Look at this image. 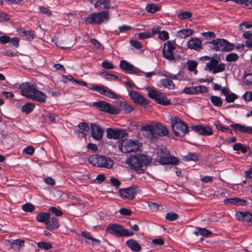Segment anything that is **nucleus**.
I'll list each match as a JSON object with an SVG mask.
<instances>
[{
  "label": "nucleus",
  "mask_w": 252,
  "mask_h": 252,
  "mask_svg": "<svg viewBox=\"0 0 252 252\" xmlns=\"http://www.w3.org/2000/svg\"><path fill=\"white\" fill-rule=\"evenodd\" d=\"M141 130L143 132V135L150 140H154L157 136H166L169 133L168 129L159 123L143 126Z\"/></svg>",
  "instance_id": "f257e3e1"
},
{
  "label": "nucleus",
  "mask_w": 252,
  "mask_h": 252,
  "mask_svg": "<svg viewBox=\"0 0 252 252\" xmlns=\"http://www.w3.org/2000/svg\"><path fill=\"white\" fill-rule=\"evenodd\" d=\"M151 159L147 156L142 154H135L127 158L126 163L130 169L135 171L137 173L141 174L145 172V170L142 169L143 166L149 164Z\"/></svg>",
  "instance_id": "f03ea898"
},
{
  "label": "nucleus",
  "mask_w": 252,
  "mask_h": 252,
  "mask_svg": "<svg viewBox=\"0 0 252 252\" xmlns=\"http://www.w3.org/2000/svg\"><path fill=\"white\" fill-rule=\"evenodd\" d=\"M155 152L157 155V160L161 164L176 165L179 163V159L174 156H170L169 151L164 146H157Z\"/></svg>",
  "instance_id": "7ed1b4c3"
},
{
  "label": "nucleus",
  "mask_w": 252,
  "mask_h": 252,
  "mask_svg": "<svg viewBox=\"0 0 252 252\" xmlns=\"http://www.w3.org/2000/svg\"><path fill=\"white\" fill-rule=\"evenodd\" d=\"M90 164L94 166L111 169L114 165L113 161L109 157L93 155L88 158Z\"/></svg>",
  "instance_id": "20e7f679"
},
{
  "label": "nucleus",
  "mask_w": 252,
  "mask_h": 252,
  "mask_svg": "<svg viewBox=\"0 0 252 252\" xmlns=\"http://www.w3.org/2000/svg\"><path fill=\"white\" fill-rule=\"evenodd\" d=\"M170 121L175 136L183 137L188 132V126L179 117H172Z\"/></svg>",
  "instance_id": "39448f33"
},
{
  "label": "nucleus",
  "mask_w": 252,
  "mask_h": 252,
  "mask_svg": "<svg viewBox=\"0 0 252 252\" xmlns=\"http://www.w3.org/2000/svg\"><path fill=\"white\" fill-rule=\"evenodd\" d=\"M210 48L216 51L228 52L234 48V45L224 39L217 38L209 42Z\"/></svg>",
  "instance_id": "423d86ee"
},
{
  "label": "nucleus",
  "mask_w": 252,
  "mask_h": 252,
  "mask_svg": "<svg viewBox=\"0 0 252 252\" xmlns=\"http://www.w3.org/2000/svg\"><path fill=\"white\" fill-rule=\"evenodd\" d=\"M106 230L110 234L116 237H127L132 236L134 232L125 228L122 225L118 224H110L106 228Z\"/></svg>",
  "instance_id": "0eeeda50"
},
{
  "label": "nucleus",
  "mask_w": 252,
  "mask_h": 252,
  "mask_svg": "<svg viewBox=\"0 0 252 252\" xmlns=\"http://www.w3.org/2000/svg\"><path fill=\"white\" fill-rule=\"evenodd\" d=\"M147 90L148 91V96L157 103L163 106L169 105L171 104V100L167 98L166 95L164 93L150 88H147Z\"/></svg>",
  "instance_id": "6e6552de"
},
{
  "label": "nucleus",
  "mask_w": 252,
  "mask_h": 252,
  "mask_svg": "<svg viewBox=\"0 0 252 252\" xmlns=\"http://www.w3.org/2000/svg\"><path fill=\"white\" fill-rule=\"evenodd\" d=\"M93 106L97 108L100 111L108 113L112 115H118L121 112V109L117 107L111 105L104 101L95 102Z\"/></svg>",
  "instance_id": "1a4fd4ad"
},
{
  "label": "nucleus",
  "mask_w": 252,
  "mask_h": 252,
  "mask_svg": "<svg viewBox=\"0 0 252 252\" xmlns=\"http://www.w3.org/2000/svg\"><path fill=\"white\" fill-rule=\"evenodd\" d=\"M141 147L140 143L138 141H133L130 139L123 140L121 151L125 153L136 152L140 150Z\"/></svg>",
  "instance_id": "9d476101"
},
{
  "label": "nucleus",
  "mask_w": 252,
  "mask_h": 252,
  "mask_svg": "<svg viewBox=\"0 0 252 252\" xmlns=\"http://www.w3.org/2000/svg\"><path fill=\"white\" fill-rule=\"evenodd\" d=\"M89 89L93 91H96L101 94H104L110 98L118 99V97L112 90L108 87L103 85H97L94 84L90 85Z\"/></svg>",
  "instance_id": "9b49d317"
},
{
  "label": "nucleus",
  "mask_w": 252,
  "mask_h": 252,
  "mask_svg": "<svg viewBox=\"0 0 252 252\" xmlns=\"http://www.w3.org/2000/svg\"><path fill=\"white\" fill-rule=\"evenodd\" d=\"M176 47L170 41H168L164 43L162 49V54L164 58L169 61H173L175 60L173 54V51Z\"/></svg>",
  "instance_id": "f8f14e48"
},
{
  "label": "nucleus",
  "mask_w": 252,
  "mask_h": 252,
  "mask_svg": "<svg viewBox=\"0 0 252 252\" xmlns=\"http://www.w3.org/2000/svg\"><path fill=\"white\" fill-rule=\"evenodd\" d=\"M106 132V136L109 139H117L124 138L127 135L125 131L121 129L108 128Z\"/></svg>",
  "instance_id": "ddd939ff"
},
{
  "label": "nucleus",
  "mask_w": 252,
  "mask_h": 252,
  "mask_svg": "<svg viewBox=\"0 0 252 252\" xmlns=\"http://www.w3.org/2000/svg\"><path fill=\"white\" fill-rule=\"evenodd\" d=\"M20 89L21 94L27 98H30L36 88L33 85L26 82L21 85Z\"/></svg>",
  "instance_id": "4468645a"
},
{
  "label": "nucleus",
  "mask_w": 252,
  "mask_h": 252,
  "mask_svg": "<svg viewBox=\"0 0 252 252\" xmlns=\"http://www.w3.org/2000/svg\"><path fill=\"white\" fill-rule=\"evenodd\" d=\"M208 91L207 87L204 86L185 87L183 93L188 94H196L198 93H204Z\"/></svg>",
  "instance_id": "2eb2a0df"
},
{
  "label": "nucleus",
  "mask_w": 252,
  "mask_h": 252,
  "mask_svg": "<svg viewBox=\"0 0 252 252\" xmlns=\"http://www.w3.org/2000/svg\"><path fill=\"white\" fill-rule=\"evenodd\" d=\"M192 130L202 135H211L213 134L212 129L209 126L203 125L192 126L190 127Z\"/></svg>",
  "instance_id": "dca6fc26"
},
{
  "label": "nucleus",
  "mask_w": 252,
  "mask_h": 252,
  "mask_svg": "<svg viewBox=\"0 0 252 252\" xmlns=\"http://www.w3.org/2000/svg\"><path fill=\"white\" fill-rule=\"evenodd\" d=\"M91 130L92 137L96 140H99L102 138L103 130L101 126L96 124H91Z\"/></svg>",
  "instance_id": "f3484780"
},
{
  "label": "nucleus",
  "mask_w": 252,
  "mask_h": 252,
  "mask_svg": "<svg viewBox=\"0 0 252 252\" xmlns=\"http://www.w3.org/2000/svg\"><path fill=\"white\" fill-rule=\"evenodd\" d=\"M236 219L247 224L252 225V214L248 212H239L236 214Z\"/></svg>",
  "instance_id": "a211bd4d"
},
{
  "label": "nucleus",
  "mask_w": 252,
  "mask_h": 252,
  "mask_svg": "<svg viewBox=\"0 0 252 252\" xmlns=\"http://www.w3.org/2000/svg\"><path fill=\"white\" fill-rule=\"evenodd\" d=\"M121 196L125 198L131 200L133 199L136 194V190L133 188H127L119 189Z\"/></svg>",
  "instance_id": "6ab92c4d"
},
{
  "label": "nucleus",
  "mask_w": 252,
  "mask_h": 252,
  "mask_svg": "<svg viewBox=\"0 0 252 252\" xmlns=\"http://www.w3.org/2000/svg\"><path fill=\"white\" fill-rule=\"evenodd\" d=\"M130 98L135 103L146 105L148 101L140 93L137 92L132 91L129 93Z\"/></svg>",
  "instance_id": "aec40b11"
},
{
  "label": "nucleus",
  "mask_w": 252,
  "mask_h": 252,
  "mask_svg": "<svg viewBox=\"0 0 252 252\" xmlns=\"http://www.w3.org/2000/svg\"><path fill=\"white\" fill-rule=\"evenodd\" d=\"M89 1L94 4V7L98 10L108 9L110 5L109 0H89Z\"/></svg>",
  "instance_id": "412c9836"
},
{
  "label": "nucleus",
  "mask_w": 252,
  "mask_h": 252,
  "mask_svg": "<svg viewBox=\"0 0 252 252\" xmlns=\"http://www.w3.org/2000/svg\"><path fill=\"white\" fill-rule=\"evenodd\" d=\"M46 95L43 92L38 90L36 88L30 97V99L40 103H44L46 99Z\"/></svg>",
  "instance_id": "4be33fe9"
},
{
  "label": "nucleus",
  "mask_w": 252,
  "mask_h": 252,
  "mask_svg": "<svg viewBox=\"0 0 252 252\" xmlns=\"http://www.w3.org/2000/svg\"><path fill=\"white\" fill-rule=\"evenodd\" d=\"M120 67L123 70L128 72L129 73H136L138 69L134 67L132 64L125 60L121 61L120 63Z\"/></svg>",
  "instance_id": "5701e85b"
},
{
  "label": "nucleus",
  "mask_w": 252,
  "mask_h": 252,
  "mask_svg": "<svg viewBox=\"0 0 252 252\" xmlns=\"http://www.w3.org/2000/svg\"><path fill=\"white\" fill-rule=\"evenodd\" d=\"M187 47L190 49L199 50L202 49L201 41L197 38H191L188 42Z\"/></svg>",
  "instance_id": "b1692460"
},
{
  "label": "nucleus",
  "mask_w": 252,
  "mask_h": 252,
  "mask_svg": "<svg viewBox=\"0 0 252 252\" xmlns=\"http://www.w3.org/2000/svg\"><path fill=\"white\" fill-rule=\"evenodd\" d=\"M59 227L58 219L55 217H50L46 223V228L50 230L57 229Z\"/></svg>",
  "instance_id": "393cba45"
},
{
  "label": "nucleus",
  "mask_w": 252,
  "mask_h": 252,
  "mask_svg": "<svg viewBox=\"0 0 252 252\" xmlns=\"http://www.w3.org/2000/svg\"><path fill=\"white\" fill-rule=\"evenodd\" d=\"M95 17L96 24H100L105 22V21L108 20L109 14L106 11H102L98 13H95Z\"/></svg>",
  "instance_id": "a878e982"
},
{
  "label": "nucleus",
  "mask_w": 252,
  "mask_h": 252,
  "mask_svg": "<svg viewBox=\"0 0 252 252\" xmlns=\"http://www.w3.org/2000/svg\"><path fill=\"white\" fill-rule=\"evenodd\" d=\"M128 247L133 252H139L141 250V247L135 240L130 239L126 242Z\"/></svg>",
  "instance_id": "bb28decb"
},
{
  "label": "nucleus",
  "mask_w": 252,
  "mask_h": 252,
  "mask_svg": "<svg viewBox=\"0 0 252 252\" xmlns=\"http://www.w3.org/2000/svg\"><path fill=\"white\" fill-rule=\"evenodd\" d=\"M50 214L49 213L41 212L36 216V220L40 222H44L45 224L50 219Z\"/></svg>",
  "instance_id": "cd10ccee"
},
{
  "label": "nucleus",
  "mask_w": 252,
  "mask_h": 252,
  "mask_svg": "<svg viewBox=\"0 0 252 252\" xmlns=\"http://www.w3.org/2000/svg\"><path fill=\"white\" fill-rule=\"evenodd\" d=\"M194 234L196 236L200 235L204 237H208L212 234V232L205 228L196 227V231L194 232Z\"/></svg>",
  "instance_id": "c85d7f7f"
},
{
  "label": "nucleus",
  "mask_w": 252,
  "mask_h": 252,
  "mask_svg": "<svg viewBox=\"0 0 252 252\" xmlns=\"http://www.w3.org/2000/svg\"><path fill=\"white\" fill-rule=\"evenodd\" d=\"M215 55V58L214 56L212 57L210 59V63H208L206 65V69H208L210 71H212L219 63L220 59L217 57L216 54Z\"/></svg>",
  "instance_id": "c756f323"
},
{
  "label": "nucleus",
  "mask_w": 252,
  "mask_h": 252,
  "mask_svg": "<svg viewBox=\"0 0 252 252\" xmlns=\"http://www.w3.org/2000/svg\"><path fill=\"white\" fill-rule=\"evenodd\" d=\"M79 128L81 131L79 132L78 135L79 136L85 137L86 136V134L83 132H88L89 130V126L87 123H80L78 124V126Z\"/></svg>",
  "instance_id": "7c9ffc66"
},
{
  "label": "nucleus",
  "mask_w": 252,
  "mask_h": 252,
  "mask_svg": "<svg viewBox=\"0 0 252 252\" xmlns=\"http://www.w3.org/2000/svg\"><path fill=\"white\" fill-rule=\"evenodd\" d=\"M159 84L160 86L169 89H174L175 88V85L172 81L168 79H161L159 81Z\"/></svg>",
  "instance_id": "2f4dec72"
},
{
  "label": "nucleus",
  "mask_w": 252,
  "mask_h": 252,
  "mask_svg": "<svg viewBox=\"0 0 252 252\" xmlns=\"http://www.w3.org/2000/svg\"><path fill=\"white\" fill-rule=\"evenodd\" d=\"M194 31L191 29H183L178 32V36L183 38L192 35Z\"/></svg>",
  "instance_id": "473e14b6"
},
{
  "label": "nucleus",
  "mask_w": 252,
  "mask_h": 252,
  "mask_svg": "<svg viewBox=\"0 0 252 252\" xmlns=\"http://www.w3.org/2000/svg\"><path fill=\"white\" fill-rule=\"evenodd\" d=\"M161 7L157 4L148 3L146 7L147 11L151 13H155L160 10Z\"/></svg>",
  "instance_id": "72a5a7b5"
},
{
  "label": "nucleus",
  "mask_w": 252,
  "mask_h": 252,
  "mask_svg": "<svg viewBox=\"0 0 252 252\" xmlns=\"http://www.w3.org/2000/svg\"><path fill=\"white\" fill-rule=\"evenodd\" d=\"M119 106L120 107L119 108L121 110H123L124 111V113L126 114L130 113L133 110L132 107L125 102L120 101L119 102Z\"/></svg>",
  "instance_id": "f704fd0d"
},
{
  "label": "nucleus",
  "mask_w": 252,
  "mask_h": 252,
  "mask_svg": "<svg viewBox=\"0 0 252 252\" xmlns=\"http://www.w3.org/2000/svg\"><path fill=\"white\" fill-rule=\"evenodd\" d=\"M34 107L35 106L33 103L31 102L27 103L22 107L21 111L24 113L29 114L33 110Z\"/></svg>",
  "instance_id": "c9c22d12"
},
{
  "label": "nucleus",
  "mask_w": 252,
  "mask_h": 252,
  "mask_svg": "<svg viewBox=\"0 0 252 252\" xmlns=\"http://www.w3.org/2000/svg\"><path fill=\"white\" fill-rule=\"evenodd\" d=\"M18 31L21 35L25 36L29 39L34 37L33 34L31 31H26L24 28H20Z\"/></svg>",
  "instance_id": "e433bc0d"
},
{
  "label": "nucleus",
  "mask_w": 252,
  "mask_h": 252,
  "mask_svg": "<svg viewBox=\"0 0 252 252\" xmlns=\"http://www.w3.org/2000/svg\"><path fill=\"white\" fill-rule=\"evenodd\" d=\"M87 24H96L95 13H93L86 17L84 20Z\"/></svg>",
  "instance_id": "4c0bfd02"
},
{
  "label": "nucleus",
  "mask_w": 252,
  "mask_h": 252,
  "mask_svg": "<svg viewBox=\"0 0 252 252\" xmlns=\"http://www.w3.org/2000/svg\"><path fill=\"white\" fill-rule=\"evenodd\" d=\"M212 103L215 106L220 107L222 105V101L220 97L212 95L210 98Z\"/></svg>",
  "instance_id": "58836bf2"
},
{
  "label": "nucleus",
  "mask_w": 252,
  "mask_h": 252,
  "mask_svg": "<svg viewBox=\"0 0 252 252\" xmlns=\"http://www.w3.org/2000/svg\"><path fill=\"white\" fill-rule=\"evenodd\" d=\"M37 244L39 248L45 251L48 250L52 248V244L49 242H38Z\"/></svg>",
  "instance_id": "ea45409f"
},
{
  "label": "nucleus",
  "mask_w": 252,
  "mask_h": 252,
  "mask_svg": "<svg viewBox=\"0 0 252 252\" xmlns=\"http://www.w3.org/2000/svg\"><path fill=\"white\" fill-rule=\"evenodd\" d=\"M234 2L249 9L252 8V0H235Z\"/></svg>",
  "instance_id": "a19ab883"
},
{
  "label": "nucleus",
  "mask_w": 252,
  "mask_h": 252,
  "mask_svg": "<svg viewBox=\"0 0 252 252\" xmlns=\"http://www.w3.org/2000/svg\"><path fill=\"white\" fill-rule=\"evenodd\" d=\"M81 234L83 237L91 240L93 244H99L100 243L99 240L94 238L91 235L90 233L88 232H82Z\"/></svg>",
  "instance_id": "79ce46f5"
},
{
  "label": "nucleus",
  "mask_w": 252,
  "mask_h": 252,
  "mask_svg": "<svg viewBox=\"0 0 252 252\" xmlns=\"http://www.w3.org/2000/svg\"><path fill=\"white\" fill-rule=\"evenodd\" d=\"M184 159L187 161H196L198 160V156L195 153H189L184 157Z\"/></svg>",
  "instance_id": "37998d69"
},
{
  "label": "nucleus",
  "mask_w": 252,
  "mask_h": 252,
  "mask_svg": "<svg viewBox=\"0 0 252 252\" xmlns=\"http://www.w3.org/2000/svg\"><path fill=\"white\" fill-rule=\"evenodd\" d=\"M45 118L51 123H56L59 120L60 117L55 114L48 113L45 115Z\"/></svg>",
  "instance_id": "c03bdc74"
},
{
  "label": "nucleus",
  "mask_w": 252,
  "mask_h": 252,
  "mask_svg": "<svg viewBox=\"0 0 252 252\" xmlns=\"http://www.w3.org/2000/svg\"><path fill=\"white\" fill-rule=\"evenodd\" d=\"M192 16V13L189 11H184L179 13L178 18L180 20L189 19Z\"/></svg>",
  "instance_id": "a18cd8bd"
},
{
  "label": "nucleus",
  "mask_w": 252,
  "mask_h": 252,
  "mask_svg": "<svg viewBox=\"0 0 252 252\" xmlns=\"http://www.w3.org/2000/svg\"><path fill=\"white\" fill-rule=\"evenodd\" d=\"M238 59V56L235 53H230L225 57V60L228 62H235Z\"/></svg>",
  "instance_id": "49530a36"
},
{
  "label": "nucleus",
  "mask_w": 252,
  "mask_h": 252,
  "mask_svg": "<svg viewBox=\"0 0 252 252\" xmlns=\"http://www.w3.org/2000/svg\"><path fill=\"white\" fill-rule=\"evenodd\" d=\"M237 98V95L231 92H230L225 96V100L227 102H232Z\"/></svg>",
  "instance_id": "de8ad7c7"
},
{
  "label": "nucleus",
  "mask_w": 252,
  "mask_h": 252,
  "mask_svg": "<svg viewBox=\"0 0 252 252\" xmlns=\"http://www.w3.org/2000/svg\"><path fill=\"white\" fill-rule=\"evenodd\" d=\"M22 208L24 211L28 212H32L34 210L35 208L34 206L30 203H27L24 204Z\"/></svg>",
  "instance_id": "09e8293b"
},
{
  "label": "nucleus",
  "mask_w": 252,
  "mask_h": 252,
  "mask_svg": "<svg viewBox=\"0 0 252 252\" xmlns=\"http://www.w3.org/2000/svg\"><path fill=\"white\" fill-rule=\"evenodd\" d=\"M225 70V64L221 63L220 64H217V66L214 67L212 70L213 73H217L218 72H222Z\"/></svg>",
  "instance_id": "8fccbe9b"
},
{
  "label": "nucleus",
  "mask_w": 252,
  "mask_h": 252,
  "mask_svg": "<svg viewBox=\"0 0 252 252\" xmlns=\"http://www.w3.org/2000/svg\"><path fill=\"white\" fill-rule=\"evenodd\" d=\"M178 218V215L176 213L169 212L166 214L165 219L170 221H174Z\"/></svg>",
  "instance_id": "3c124183"
},
{
  "label": "nucleus",
  "mask_w": 252,
  "mask_h": 252,
  "mask_svg": "<svg viewBox=\"0 0 252 252\" xmlns=\"http://www.w3.org/2000/svg\"><path fill=\"white\" fill-rule=\"evenodd\" d=\"M153 34L149 32H140L137 34L139 39L143 40L152 37Z\"/></svg>",
  "instance_id": "603ef678"
},
{
  "label": "nucleus",
  "mask_w": 252,
  "mask_h": 252,
  "mask_svg": "<svg viewBox=\"0 0 252 252\" xmlns=\"http://www.w3.org/2000/svg\"><path fill=\"white\" fill-rule=\"evenodd\" d=\"M244 82L247 85H252V73L245 75Z\"/></svg>",
  "instance_id": "864d4df0"
},
{
  "label": "nucleus",
  "mask_w": 252,
  "mask_h": 252,
  "mask_svg": "<svg viewBox=\"0 0 252 252\" xmlns=\"http://www.w3.org/2000/svg\"><path fill=\"white\" fill-rule=\"evenodd\" d=\"M158 37L162 40H166L169 37L168 32L166 31H162L158 34Z\"/></svg>",
  "instance_id": "5fc2aeb1"
},
{
  "label": "nucleus",
  "mask_w": 252,
  "mask_h": 252,
  "mask_svg": "<svg viewBox=\"0 0 252 252\" xmlns=\"http://www.w3.org/2000/svg\"><path fill=\"white\" fill-rule=\"evenodd\" d=\"M188 69L190 71H193L196 68L197 63L193 61H189L187 63Z\"/></svg>",
  "instance_id": "6e6d98bb"
},
{
  "label": "nucleus",
  "mask_w": 252,
  "mask_h": 252,
  "mask_svg": "<svg viewBox=\"0 0 252 252\" xmlns=\"http://www.w3.org/2000/svg\"><path fill=\"white\" fill-rule=\"evenodd\" d=\"M101 65L102 67L107 69L114 68V65L108 61H103L101 63Z\"/></svg>",
  "instance_id": "4d7b16f0"
},
{
  "label": "nucleus",
  "mask_w": 252,
  "mask_h": 252,
  "mask_svg": "<svg viewBox=\"0 0 252 252\" xmlns=\"http://www.w3.org/2000/svg\"><path fill=\"white\" fill-rule=\"evenodd\" d=\"M244 126L245 125L240 124H232L230 125V126L235 130L240 131L242 132H243Z\"/></svg>",
  "instance_id": "13d9d810"
},
{
  "label": "nucleus",
  "mask_w": 252,
  "mask_h": 252,
  "mask_svg": "<svg viewBox=\"0 0 252 252\" xmlns=\"http://www.w3.org/2000/svg\"><path fill=\"white\" fill-rule=\"evenodd\" d=\"M129 42L132 46H133L137 49H140L142 47L141 42L135 40H130Z\"/></svg>",
  "instance_id": "bf43d9fd"
},
{
  "label": "nucleus",
  "mask_w": 252,
  "mask_h": 252,
  "mask_svg": "<svg viewBox=\"0 0 252 252\" xmlns=\"http://www.w3.org/2000/svg\"><path fill=\"white\" fill-rule=\"evenodd\" d=\"M49 210L57 216H61L63 215L62 212L56 207H51L49 208Z\"/></svg>",
  "instance_id": "052dcab7"
},
{
  "label": "nucleus",
  "mask_w": 252,
  "mask_h": 252,
  "mask_svg": "<svg viewBox=\"0 0 252 252\" xmlns=\"http://www.w3.org/2000/svg\"><path fill=\"white\" fill-rule=\"evenodd\" d=\"M10 18L9 15L7 14L5 12H0V21L4 22L5 21H8Z\"/></svg>",
  "instance_id": "680f3d73"
},
{
  "label": "nucleus",
  "mask_w": 252,
  "mask_h": 252,
  "mask_svg": "<svg viewBox=\"0 0 252 252\" xmlns=\"http://www.w3.org/2000/svg\"><path fill=\"white\" fill-rule=\"evenodd\" d=\"M237 200H238V198L235 197V198H230L225 199L223 201H224V204H225L230 203L231 204L237 205V203L238 202H237Z\"/></svg>",
  "instance_id": "e2e57ef3"
},
{
  "label": "nucleus",
  "mask_w": 252,
  "mask_h": 252,
  "mask_svg": "<svg viewBox=\"0 0 252 252\" xmlns=\"http://www.w3.org/2000/svg\"><path fill=\"white\" fill-rule=\"evenodd\" d=\"M119 212L121 215L124 216H130L131 215V211L126 208H121L119 210Z\"/></svg>",
  "instance_id": "0e129e2a"
},
{
  "label": "nucleus",
  "mask_w": 252,
  "mask_h": 252,
  "mask_svg": "<svg viewBox=\"0 0 252 252\" xmlns=\"http://www.w3.org/2000/svg\"><path fill=\"white\" fill-rule=\"evenodd\" d=\"M148 206L150 208V209L152 211H156L159 208V206L157 203H153V202H149Z\"/></svg>",
  "instance_id": "69168bd1"
},
{
  "label": "nucleus",
  "mask_w": 252,
  "mask_h": 252,
  "mask_svg": "<svg viewBox=\"0 0 252 252\" xmlns=\"http://www.w3.org/2000/svg\"><path fill=\"white\" fill-rule=\"evenodd\" d=\"M34 151V149L32 146H28L24 149V152L28 155H32Z\"/></svg>",
  "instance_id": "338daca9"
},
{
  "label": "nucleus",
  "mask_w": 252,
  "mask_h": 252,
  "mask_svg": "<svg viewBox=\"0 0 252 252\" xmlns=\"http://www.w3.org/2000/svg\"><path fill=\"white\" fill-rule=\"evenodd\" d=\"M242 36L244 38L247 39L249 40H250V41H252V33H251L250 32H245L243 33Z\"/></svg>",
  "instance_id": "774afa93"
}]
</instances>
